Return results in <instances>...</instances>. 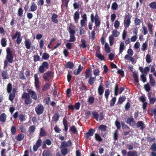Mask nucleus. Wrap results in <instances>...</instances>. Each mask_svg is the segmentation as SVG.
Masks as SVG:
<instances>
[{
	"label": "nucleus",
	"mask_w": 156,
	"mask_h": 156,
	"mask_svg": "<svg viewBox=\"0 0 156 156\" xmlns=\"http://www.w3.org/2000/svg\"><path fill=\"white\" fill-rule=\"evenodd\" d=\"M13 39L16 38V42L18 44H19L21 42L23 37L21 36L20 33L18 31H16V33L12 36Z\"/></svg>",
	"instance_id": "f257e3e1"
},
{
	"label": "nucleus",
	"mask_w": 156,
	"mask_h": 156,
	"mask_svg": "<svg viewBox=\"0 0 156 156\" xmlns=\"http://www.w3.org/2000/svg\"><path fill=\"white\" fill-rule=\"evenodd\" d=\"M48 68V64L46 62H44L39 68V71L41 73H43L46 69Z\"/></svg>",
	"instance_id": "f03ea898"
},
{
	"label": "nucleus",
	"mask_w": 156,
	"mask_h": 156,
	"mask_svg": "<svg viewBox=\"0 0 156 156\" xmlns=\"http://www.w3.org/2000/svg\"><path fill=\"white\" fill-rule=\"evenodd\" d=\"M44 107L41 104H39L35 108L36 112L38 115L42 113L44 111Z\"/></svg>",
	"instance_id": "7ed1b4c3"
},
{
	"label": "nucleus",
	"mask_w": 156,
	"mask_h": 156,
	"mask_svg": "<svg viewBox=\"0 0 156 156\" xmlns=\"http://www.w3.org/2000/svg\"><path fill=\"white\" fill-rule=\"evenodd\" d=\"M6 51L7 53L6 58L9 62L12 63L13 62V57L11 53V51L9 48L7 49Z\"/></svg>",
	"instance_id": "20e7f679"
},
{
	"label": "nucleus",
	"mask_w": 156,
	"mask_h": 156,
	"mask_svg": "<svg viewBox=\"0 0 156 156\" xmlns=\"http://www.w3.org/2000/svg\"><path fill=\"white\" fill-rule=\"evenodd\" d=\"M34 84L37 90L39 89V88L40 82L39 81V78L37 74H35L34 75Z\"/></svg>",
	"instance_id": "39448f33"
},
{
	"label": "nucleus",
	"mask_w": 156,
	"mask_h": 156,
	"mask_svg": "<svg viewBox=\"0 0 156 156\" xmlns=\"http://www.w3.org/2000/svg\"><path fill=\"white\" fill-rule=\"evenodd\" d=\"M126 122L131 126H134L136 124L135 122L132 117L131 118H128L126 120Z\"/></svg>",
	"instance_id": "423d86ee"
},
{
	"label": "nucleus",
	"mask_w": 156,
	"mask_h": 156,
	"mask_svg": "<svg viewBox=\"0 0 156 156\" xmlns=\"http://www.w3.org/2000/svg\"><path fill=\"white\" fill-rule=\"evenodd\" d=\"M53 75V73L51 72H48L44 74L43 77L45 80L48 81L49 79Z\"/></svg>",
	"instance_id": "0eeeda50"
},
{
	"label": "nucleus",
	"mask_w": 156,
	"mask_h": 156,
	"mask_svg": "<svg viewBox=\"0 0 156 156\" xmlns=\"http://www.w3.org/2000/svg\"><path fill=\"white\" fill-rule=\"evenodd\" d=\"M64 143L61 144V152L62 154L63 155H65L67 154V149L66 147L64 146L63 144Z\"/></svg>",
	"instance_id": "6e6552de"
},
{
	"label": "nucleus",
	"mask_w": 156,
	"mask_h": 156,
	"mask_svg": "<svg viewBox=\"0 0 156 156\" xmlns=\"http://www.w3.org/2000/svg\"><path fill=\"white\" fill-rule=\"evenodd\" d=\"M136 126L137 128H139L141 130H143L145 127V125L141 121H138L136 124Z\"/></svg>",
	"instance_id": "1a4fd4ad"
},
{
	"label": "nucleus",
	"mask_w": 156,
	"mask_h": 156,
	"mask_svg": "<svg viewBox=\"0 0 156 156\" xmlns=\"http://www.w3.org/2000/svg\"><path fill=\"white\" fill-rule=\"evenodd\" d=\"M140 100L143 103V108L144 110L145 109L147 103L145 101V97L142 96L140 97Z\"/></svg>",
	"instance_id": "9d476101"
},
{
	"label": "nucleus",
	"mask_w": 156,
	"mask_h": 156,
	"mask_svg": "<svg viewBox=\"0 0 156 156\" xmlns=\"http://www.w3.org/2000/svg\"><path fill=\"white\" fill-rule=\"evenodd\" d=\"M87 17L85 14H83L82 16V20L80 21V24L81 27H83L87 21Z\"/></svg>",
	"instance_id": "9b49d317"
},
{
	"label": "nucleus",
	"mask_w": 156,
	"mask_h": 156,
	"mask_svg": "<svg viewBox=\"0 0 156 156\" xmlns=\"http://www.w3.org/2000/svg\"><path fill=\"white\" fill-rule=\"evenodd\" d=\"M16 92V90L15 89L13 88L12 89V93L10 94L9 97V99L11 101H12L14 99Z\"/></svg>",
	"instance_id": "f8f14e48"
},
{
	"label": "nucleus",
	"mask_w": 156,
	"mask_h": 156,
	"mask_svg": "<svg viewBox=\"0 0 156 156\" xmlns=\"http://www.w3.org/2000/svg\"><path fill=\"white\" fill-rule=\"evenodd\" d=\"M41 140L40 139H38L37 141L36 144L34 145L33 147L34 150L36 151L38 148L41 146Z\"/></svg>",
	"instance_id": "ddd939ff"
},
{
	"label": "nucleus",
	"mask_w": 156,
	"mask_h": 156,
	"mask_svg": "<svg viewBox=\"0 0 156 156\" xmlns=\"http://www.w3.org/2000/svg\"><path fill=\"white\" fill-rule=\"evenodd\" d=\"M94 131L95 130L93 129H90L88 132L86 134V138L88 139L89 138L90 136H92L93 135Z\"/></svg>",
	"instance_id": "4468645a"
},
{
	"label": "nucleus",
	"mask_w": 156,
	"mask_h": 156,
	"mask_svg": "<svg viewBox=\"0 0 156 156\" xmlns=\"http://www.w3.org/2000/svg\"><path fill=\"white\" fill-rule=\"evenodd\" d=\"M29 94L32 98L36 100L37 98V96L35 92L32 90H30L29 92Z\"/></svg>",
	"instance_id": "2eb2a0df"
},
{
	"label": "nucleus",
	"mask_w": 156,
	"mask_h": 156,
	"mask_svg": "<svg viewBox=\"0 0 156 156\" xmlns=\"http://www.w3.org/2000/svg\"><path fill=\"white\" fill-rule=\"evenodd\" d=\"M80 18V14L78 12H76L74 14V19L76 23H78Z\"/></svg>",
	"instance_id": "dca6fc26"
},
{
	"label": "nucleus",
	"mask_w": 156,
	"mask_h": 156,
	"mask_svg": "<svg viewBox=\"0 0 156 156\" xmlns=\"http://www.w3.org/2000/svg\"><path fill=\"white\" fill-rule=\"evenodd\" d=\"M58 15L55 14H53L51 17L52 21L55 23H57L58 22L57 20Z\"/></svg>",
	"instance_id": "f3484780"
},
{
	"label": "nucleus",
	"mask_w": 156,
	"mask_h": 156,
	"mask_svg": "<svg viewBox=\"0 0 156 156\" xmlns=\"http://www.w3.org/2000/svg\"><path fill=\"white\" fill-rule=\"evenodd\" d=\"M133 77L134 78V80L136 83L138 84L139 81L138 80V73L134 71L133 72Z\"/></svg>",
	"instance_id": "a211bd4d"
},
{
	"label": "nucleus",
	"mask_w": 156,
	"mask_h": 156,
	"mask_svg": "<svg viewBox=\"0 0 156 156\" xmlns=\"http://www.w3.org/2000/svg\"><path fill=\"white\" fill-rule=\"evenodd\" d=\"M6 119V115L5 113L2 114L0 115V121L2 122H5Z\"/></svg>",
	"instance_id": "6ab92c4d"
},
{
	"label": "nucleus",
	"mask_w": 156,
	"mask_h": 156,
	"mask_svg": "<svg viewBox=\"0 0 156 156\" xmlns=\"http://www.w3.org/2000/svg\"><path fill=\"white\" fill-rule=\"evenodd\" d=\"M82 69L83 67H82L80 65H79L78 68L74 71V74L76 75L78 74L82 71Z\"/></svg>",
	"instance_id": "aec40b11"
},
{
	"label": "nucleus",
	"mask_w": 156,
	"mask_h": 156,
	"mask_svg": "<svg viewBox=\"0 0 156 156\" xmlns=\"http://www.w3.org/2000/svg\"><path fill=\"white\" fill-rule=\"evenodd\" d=\"M37 5L35 3H33L30 7V11L32 12L35 11L37 10Z\"/></svg>",
	"instance_id": "412c9836"
},
{
	"label": "nucleus",
	"mask_w": 156,
	"mask_h": 156,
	"mask_svg": "<svg viewBox=\"0 0 156 156\" xmlns=\"http://www.w3.org/2000/svg\"><path fill=\"white\" fill-rule=\"evenodd\" d=\"M124 49V44L122 42H121L119 48V54H121L122 53Z\"/></svg>",
	"instance_id": "4be33fe9"
},
{
	"label": "nucleus",
	"mask_w": 156,
	"mask_h": 156,
	"mask_svg": "<svg viewBox=\"0 0 156 156\" xmlns=\"http://www.w3.org/2000/svg\"><path fill=\"white\" fill-rule=\"evenodd\" d=\"M25 45L26 48L27 49H29L31 47L30 42L29 40H26L25 42Z\"/></svg>",
	"instance_id": "5701e85b"
},
{
	"label": "nucleus",
	"mask_w": 156,
	"mask_h": 156,
	"mask_svg": "<svg viewBox=\"0 0 156 156\" xmlns=\"http://www.w3.org/2000/svg\"><path fill=\"white\" fill-rule=\"evenodd\" d=\"M110 45L112 46L114 41V37L113 35H110L108 37Z\"/></svg>",
	"instance_id": "b1692460"
},
{
	"label": "nucleus",
	"mask_w": 156,
	"mask_h": 156,
	"mask_svg": "<svg viewBox=\"0 0 156 156\" xmlns=\"http://www.w3.org/2000/svg\"><path fill=\"white\" fill-rule=\"evenodd\" d=\"M63 143H64L63 144V145H64L63 146L66 147L70 146L72 144L71 141L70 140H69L67 142H63L61 144H63Z\"/></svg>",
	"instance_id": "393cba45"
},
{
	"label": "nucleus",
	"mask_w": 156,
	"mask_h": 156,
	"mask_svg": "<svg viewBox=\"0 0 156 156\" xmlns=\"http://www.w3.org/2000/svg\"><path fill=\"white\" fill-rule=\"evenodd\" d=\"M124 23L125 27H128L130 23V19L129 18L127 19L124 21Z\"/></svg>",
	"instance_id": "a878e982"
},
{
	"label": "nucleus",
	"mask_w": 156,
	"mask_h": 156,
	"mask_svg": "<svg viewBox=\"0 0 156 156\" xmlns=\"http://www.w3.org/2000/svg\"><path fill=\"white\" fill-rule=\"evenodd\" d=\"M120 32L118 31L116 29H115L113 30L112 32V35L113 36L115 37H118L119 34Z\"/></svg>",
	"instance_id": "bb28decb"
},
{
	"label": "nucleus",
	"mask_w": 156,
	"mask_h": 156,
	"mask_svg": "<svg viewBox=\"0 0 156 156\" xmlns=\"http://www.w3.org/2000/svg\"><path fill=\"white\" fill-rule=\"evenodd\" d=\"M147 41H146L145 43H143L141 47V50L142 51H144L147 49Z\"/></svg>",
	"instance_id": "cd10ccee"
},
{
	"label": "nucleus",
	"mask_w": 156,
	"mask_h": 156,
	"mask_svg": "<svg viewBox=\"0 0 156 156\" xmlns=\"http://www.w3.org/2000/svg\"><path fill=\"white\" fill-rule=\"evenodd\" d=\"M145 58L146 61L147 63H149L151 62V58L150 55L147 54Z\"/></svg>",
	"instance_id": "c85d7f7f"
},
{
	"label": "nucleus",
	"mask_w": 156,
	"mask_h": 156,
	"mask_svg": "<svg viewBox=\"0 0 156 156\" xmlns=\"http://www.w3.org/2000/svg\"><path fill=\"white\" fill-rule=\"evenodd\" d=\"M42 155L43 156H51L50 151L49 150L44 151L42 154Z\"/></svg>",
	"instance_id": "c756f323"
},
{
	"label": "nucleus",
	"mask_w": 156,
	"mask_h": 156,
	"mask_svg": "<svg viewBox=\"0 0 156 156\" xmlns=\"http://www.w3.org/2000/svg\"><path fill=\"white\" fill-rule=\"evenodd\" d=\"M98 90L99 94L100 95H101L103 94L104 92V89L103 87L101 85L99 86Z\"/></svg>",
	"instance_id": "7c9ffc66"
},
{
	"label": "nucleus",
	"mask_w": 156,
	"mask_h": 156,
	"mask_svg": "<svg viewBox=\"0 0 156 156\" xmlns=\"http://www.w3.org/2000/svg\"><path fill=\"white\" fill-rule=\"evenodd\" d=\"M92 115L94 117V118L97 120H99V115L98 113L95 112H93L92 113Z\"/></svg>",
	"instance_id": "2f4dec72"
},
{
	"label": "nucleus",
	"mask_w": 156,
	"mask_h": 156,
	"mask_svg": "<svg viewBox=\"0 0 156 156\" xmlns=\"http://www.w3.org/2000/svg\"><path fill=\"white\" fill-rule=\"evenodd\" d=\"M65 66L67 68L72 69L73 67V64L71 62H69L66 64Z\"/></svg>",
	"instance_id": "473e14b6"
},
{
	"label": "nucleus",
	"mask_w": 156,
	"mask_h": 156,
	"mask_svg": "<svg viewBox=\"0 0 156 156\" xmlns=\"http://www.w3.org/2000/svg\"><path fill=\"white\" fill-rule=\"evenodd\" d=\"M128 156H138L136 152L129 151L128 153Z\"/></svg>",
	"instance_id": "72a5a7b5"
},
{
	"label": "nucleus",
	"mask_w": 156,
	"mask_h": 156,
	"mask_svg": "<svg viewBox=\"0 0 156 156\" xmlns=\"http://www.w3.org/2000/svg\"><path fill=\"white\" fill-rule=\"evenodd\" d=\"M105 50L107 53H109L110 52V48L109 47L108 44L107 43H106L105 45Z\"/></svg>",
	"instance_id": "f704fd0d"
},
{
	"label": "nucleus",
	"mask_w": 156,
	"mask_h": 156,
	"mask_svg": "<svg viewBox=\"0 0 156 156\" xmlns=\"http://www.w3.org/2000/svg\"><path fill=\"white\" fill-rule=\"evenodd\" d=\"M81 44L80 45V47H82L83 48H85L86 47V45L85 44V41L84 39H82L81 40Z\"/></svg>",
	"instance_id": "c9c22d12"
},
{
	"label": "nucleus",
	"mask_w": 156,
	"mask_h": 156,
	"mask_svg": "<svg viewBox=\"0 0 156 156\" xmlns=\"http://www.w3.org/2000/svg\"><path fill=\"white\" fill-rule=\"evenodd\" d=\"M2 76L4 79L8 78V75L6 71H3L2 73Z\"/></svg>",
	"instance_id": "e433bc0d"
},
{
	"label": "nucleus",
	"mask_w": 156,
	"mask_h": 156,
	"mask_svg": "<svg viewBox=\"0 0 156 156\" xmlns=\"http://www.w3.org/2000/svg\"><path fill=\"white\" fill-rule=\"evenodd\" d=\"M148 98L150 103L151 104H153L155 101V98L152 97L150 95H149Z\"/></svg>",
	"instance_id": "4c0bfd02"
},
{
	"label": "nucleus",
	"mask_w": 156,
	"mask_h": 156,
	"mask_svg": "<svg viewBox=\"0 0 156 156\" xmlns=\"http://www.w3.org/2000/svg\"><path fill=\"white\" fill-rule=\"evenodd\" d=\"M150 7L152 9H156V2H153L149 4Z\"/></svg>",
	"instance_id": "58836bf2"
},
{
	"label": "nucleus",
	"mask_w": 156,
	"mask_h": 156,
	"mask_svg": "<svg viewBox=\"0 0 156 156\" xmlns=\"http://www.w3.org/2000/svg\"><path fill=\"white\" fill-rule=\"evenodd\" d=\"M96 56L101 60H103L104 59L103 56L99 52H97V53L96 54Z\"/></svg>",
	"instance_id": "ea45409f"
},
{
	"label": "nucleus",
	"mask_w": 156,
	"mask_h": 156,
	"mask_svg": "<svg viewBox=\"0 0 156 156\" xmlns=\"http://www.w3.org/2000/svg\"><path fill=\"white\" fill-rule=\"evenodd\" d=\"M32 101L30 97L26 99L25 101V103L26 105L30 104L32 103Z\"/></svg>",
	"instance_id": "a19ab883"
},
{
	"label": "nucleus",
	"mask_w": 156,
	"mask_h": 156,
	"mask_svg": "<svg viewBox=\"0 0 156 156\" xmlns=\"http://www.w3.org/2000/svg\"><path fill=\"white\" fill-rule=\"evenodd\" d=\"M70 38L69 41L70 42H73L76 40L74 35H70Z\"/></svg>",
	"instance_id": "79ce46f5"
},
{
	"label": "nucleus",
	"mask_w": 156,
	"mask_h": 156,
	"mask_svg": "<svg viewBox=\"0 0 156 156\" xmlns=\"http://www.w3.org/2000/svg\"><path fill=\"white\" fill-rule=\"evenodd\" d=\"M148 27L149 29V32L151 34H152L153 33V30H152V25L150 23H148Z\"/></svg>",
	"instance_id": "37998d69"
},
{
	"label": "nucleus",
	"mask_w": 156,
	"mask_h": 156,
	"mask_svg": "<svg viewBox=\"0 0 156 156\" xmlns=\"http://www.w3.org/2000/svg\"><path fill=\"white\" fill-rule=\"evenodd\" d=\"M24 135L22 134H19L17 137V139L18 141L22 140L24 138Z\"/></svg>",
	"instance_id": "c03bdc74"
},
{
	"label": "nucleus",
	"mask_w": 156,
	"mask_h": 156,
	"mask_svg": "<svg viewBox=\"0 0 156 156\" xmlns=\"http://www.w3.org/2000/svg\"><path fill=\"white\" fill-rule=\"evenodd\" d=\"M49 57V55L48 54L46 53H44L43 54L42 58L44 60L47 59Z\"/></svg>",
	"instance_id": "a18cd8bd"
},
{
	"label": "nucleus",
	"mask_w": 156,
	"mask_h": 156,
	"mask_svg": "<svg viewBox=\"0 0 156 156\" xmlns=\"http://www.w3.org/2000/svg\"><path fill=\"white\" fill-rule=\"evenodd\" d=\"M120 23L118 20H116L114 23V26L116 29H118Z\"/></svg>",
	"instance_id": "49530a36"
},
{
	"label": "nucleus",
	"mask_w": 156,
	"mask_h": 156,
	"mask_svg": "<svg viewBox=\"0 0 156 156\" xmlns=\"http://www.w3.org/2000/svg\"><path fill=\"white\" fill-rule=\"evenodd\" d=\"M110 91L109 89H107L106 90L105 93V96L106 98L107 99L108 98V96L109 95Z\"/></svg>",
	"instance_id": "de8ad7c7"
},
{
	"label": "nucleus",
	"mask_w": 156,
	"mask_h": 156,
	"mask_svg": "<svg viewBox=\"0 0 156 156\" xmlns=\"http://www.w3.org/2000/svg\"><path fill=\"white\" fill-rule=\"evenodd\" d=\"M12 89V86L11 84L9 83L7 86V92L9 93H10L11 92Z\"/></svg>",
	"instance_id": "09e8293b"
},
{
	"label": "nucleus",
	"mask_w": 156,
	"mask_h": 156,
	"mask_svg": "<svg viewBox=\"0 0 156 156\" xmlns=\"http://www.w3.org/2000/svg\"><path fill=\"white\" fill-rule=\"evenodd\" d=\"M116 101V98L114 97L110 101V105L111 106H113Z\"/></svg>",
	"instance_id": "8fccbe9b"
},
{
	"label": "nucleus",
	"mask_w": 156,
	"mask_h": 156,
	"mask_svg": "<svg viewBox=\"0 0 156 156\" xmlns=\"http://www.w3.org/2000/svg\"><path fill=\"white\" fill-rule=\"evenodd\" d=\"M1 44L3 47H5L6 45V43L5 39L2 38L1 40Z\"/></svg>",
	"instance_id": "3c124183"
},
{
	"label": "nucleus",
	"mask_w": 156,
	"mask_h": 156,
	"mask_svg": "<svg viewBox=\"0 0 156 156\" xmlns=\"http://www.w3.org/2000/svg\"><path fill=\"white\" fill-rule=\"evenodd\" d=\"M94 101V98L93 97L90 96L89 97L88 99V101L90 104H92L93 103Z\"/></svg>",
	"instance_id": "603ef678"
},
{
	"label": "nucleus",
	"mask_w": 156,
	"mask_h": 156,
	"mask_svg": "<svg viewBox=\"0 0 156 156\" xmlns=\"http://www.w3.org/2000/svg\"><path fill=\"white\" fill-rule=\"evenodd\" d=\"M95 138L97 140L99 141H101L102 140L101 136L97 134H96L95 135Z\"/></svg>",
	"instance_id": "864d4df0"
},
{
	"label": "nucleus",
	"mask_w": 156,
	"mask_h": 156,
	"mask_svg": "<svg viewBox=\"0 0 156 156\" xmlns=\"http://www.w3.org/2000/svg\"><path fill=\"white\" fill-rule=\"evenodd\" d=\"M127 53L128 55L130 56H132L133 54V51L131 48H129L127 51Z\"/></svg>",
	"instance_id": "5fc2aeb1"
},
{
	"label": "nucleus",
	"mask_w": 156,
	"mask_h": 156,
	"mask_svg": "<svg viewBox=\"0 0 156 156\" xmlns=\"http://www.w3.org/2000/svg\"><path fill=\"white\" fill-rule=\"evenodd\" d=\"M35 126H32L29 127L28 130L30 133H32L35 131Z\"/></svg>",
	"instance_id": "6e6d98bb"
},
{
	"label": "nucleus",
	"mask_w": 156,
	"mask_h": 156,
	"mask_svg": "<svg viewBox=\"0 0 156 156\" xmlns=\"http://www.w3.org/2000/svg\"><path fill=\"white\" fill-rule=\"evenodd\" d=\"M134 22L136 25H139L141 21H140V19L137 18H136L134 20Z\"/></svg>",
	"instance_id": "4d7b16f0"
},
{
	"label": "nucleus",
	"mask_w": 156,
	"mask_h": 156,
	"mask_svg": "<svg viewBox=\"0 0 156 156\" xmlns=\"http://www.w3.org/2000/svg\"><path fill=\"white\" fill-rule=\"evenodd\" d=\"M142 29L144 32V34L146 35V34H147L148 33V31L147 30V28L145 26L143 25L142 26Z\"/></svg>",
	"instance_id": "13d9d810"
},
{
	"label": "nucleus",
	"mask_w": 156,
	"mask_h": 156,
	"mask_svg": "<svg viewBox=\"0 0 156 156\" xmlns=\"http://www.w3.org/2000/svg\"><path fill=\"white\" fill-rule=\"evenodd\" d=\"M23 13V10L22 8L20 7L19 8L18 11V15L19 16H22Z\"/></svg>",
	"instance_id": "bf43d9fd"
},
{
	"label": "nucleus",
	"mask_w": 156,
	"mask_h": 156,
	"mask_svg": "<svg viewBox=\"0 0 156 156\" xmlns=\"http://www.w3.org/2000/svg\"><path fill=\"white\" fill-rule=\"evenodd\" d=\"M140 47V44L139 42H136L134 44V48L137 49L139 48Z\"/></svg>",
	"instance_id": "052dcab7"
},
{
	"label": "nucleus",
	"mask_w": 156,
	"mask_h": 156,
	"mask_svg": "<svg viewBox=\"0 0 156 156\" xmlns=\"http://www.w3.org/2000/svg\"><path fill=\"white\" fill-rule=\"evenodd\" d=\"M95 22L96 26H98L100 24V21L98 17H95Z\"/></svg>",
	"instance_id": "680f3d73"
},
{
	"label": "nucleus",
	"mask_w": 156,
	"mask_h": 156,
	"mask_svg": "<svg viewBox=\"0 0 156 156\" xmlns=\"http://www.w3.org/2000/svg\"><path fill=\"white\" fill-rule=\"evenodd\" d=\"M145 90L147 92L149 91L150 90V85L148 83L145 85L144 86Z\"/></svg>",
	"instance_id": "e2e57ef3"
},
{
	"label": "nucleus",
	"mask_w": 156,
	"mask_h": 156,
	"mask_svg": "<svg viewBox=\"0 0 156 156\" xmlns=\"http://www.w3.org/2000/svg\"><path fill=\"white\" fill-rule=\"evenodd\" d=\"M140 77L142 81L144 83H145L146 81V78L145 77V76L144 74H142L140 76Z\"/></svg>",
	"instance_id": "0e129e2a"
},
{
	"label": "nucleus",
	"mask_w": 156,
	"mask_h": 156,
	"mask_svg": "<svg viewBox=\"0 0 156 156\" xmlns=\"http://www.w3.org/2000/svg\"><path fill=\"white\" fill-rule=\"evenodd\" d=\"M125 98L124 96H123L121 97H120L119 100V103H121L123 101H125Z\"/></svg>",
	"instance_id": "69168bd1"
},
{
	"label": "nucleus",
	"mask_w": 156,
	"mask_h": 156,
	"mask_svg": "<svg viewBox=\"0 0 156 156\" xmlns=\"http://www.w3.org/2000/svg\"><path fill=\"white\" fill-rule=\"evenodd\" d=\"M94 80L95 79L94 78L90 77L89 80V83L90 84H92L94 83Z\"/></svg>",
	"instance_id": "338daca9"
},
{
	"label": "nucleus",
	"mask_w": 156,
	"mask_h": 156,
	"mask_svg": "<svg viewBox=\"0 0 156 156\" xmlns=\"http://www.w3.org/2000/svg\"><path fill=\"white\" fill-rule=\"evenodd\" d=\"M151 149L154 151H156V144H152L151 147Z\"/></svg>",
	"instance_id": "774afa93"
}]
</instances>
